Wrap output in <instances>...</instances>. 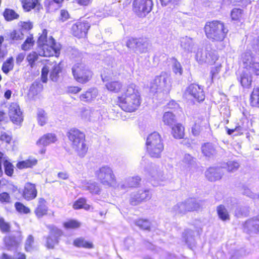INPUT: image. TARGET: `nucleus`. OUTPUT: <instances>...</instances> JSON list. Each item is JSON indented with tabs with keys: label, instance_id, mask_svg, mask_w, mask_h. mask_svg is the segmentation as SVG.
<instances>
[{
	"label": "nucleus",
	"instance_id": "obj_1",
	"mask_svg": "<svg viewBox=\"0 0 259 259\" xmlns=\"http://www.w3.org/2000/svg\"><path fill=\"white\" fill-rule=\"evenodd\" d=\"M142 101L138 87L132 83L125 86L117 97L116 105L126 113H133L139 109Z\"/></svg>",
	"mask_w": 259,
	"mask_h": 259
},
{
	"label": "nucleus",
	"instance_id": "obj_2",
	"mask_svg": "<svg viewBox=\"0 0 259 259\" xmlns=\"http://www.w3.org/2000/svg\"><path fill=\"white\" fill-rule=\"evenodd\" d=\"M48 30L44 29L41 33L39 34L37 40V47L42 51L41 56L58 57L60 54L61 47L56 43L53 36H51L48 38Z\"/></svg>",
	"mask_w": 259,
	"mask_h": 259
},
{
	"label": "nucleus",
	"instance_id": "obj_3",
	"mask_svg": "<svg viewBox=\"0 0 259 259\" xmlns=\"http://www.w3.org/2000/svg\"><path fill=\"white\" fill-rule=\"evenodd\" d=\"M204 32L207 39L212 42H222L227 36L228 30L224 22L213 20L205 23Z\"/></svg>",
	"mask_w": 259,
	"mask_h": 259
},
{
	"label": "nucleus",
	"instance_id": "obj_4",
	"mask_svg": "<svg viewBox=\"0 0 259 259\" xmlns=\"http://www.w3.org/2000/svg\"><path fill=\"white\" fill-rule=\"evenodd\" d=\"M66 136L77 155L80 157H84L89 149L84 132L76 127H72L67 131Z\"/></svg>",
	"mask_w": 259,
	"mask_h": 259
},
{
	"label": "nucleus",
	"instance_id": "obj_5",
	"mask_svg": "<svg viewBox=\"0 0 259 259\" xmlns=\"http://www.w3.org/2000/svg\"><path fill=\"white\" fill-rule=\"evenodd\" d=\"M146 152L152 158L160 157L164 150V144L160 135L156 132L150 134L146 142Z\"/></svg>",
	"mask_w": 259,
	"mask_h": 259
},
{
	"label": "nucleus",
	"instance_id": "obj_6",
	"mask_svg": "<svg viewBox=\"0 0 259 259\" xmlns=\"http://www.w3.org/2000/svg\"><path fill=\"white\" fill-rule=\"evenodd\" d=\"M74 79L81 84H85L93 78L92 71L82 62L75 64L72 68Z\"/></svg>",
	"mask_w": 259,
	"mask_h": 259
},
{
	"label": "nucleus",
	"instance_id": "obj_7",
	"mask_svg": "<svg viewBox=\"0 0 259 259\" xmlns=\"http://www.w3.org/2000/svg\"><path fill=\"white\" fill-rule=\"evenodd\" d=\"M97 180L103 186L110 187L116 184V177L112 169L108 166H103L95 172Z\"/></svg>",
	"mask_w": 259,
	"mask_h": 259
},
{
	"label": "nucleus",
	"instance_id": "obj_8",
	"mask_svg": "<svg viewBox=\"0 0 259 259\" xmlns=\"http://www.w3.org/2000/svg\"><path fill=\"white\" fill-rule=\"evenodd\" d=\"M153 3L152 0H134L133 10L139 17H145L152 10Z\"/></svg>",
	"mask_w": 259,
	"mask_h": 259
},
{
	"label": "nucleus",
	"instance_id": "obj_9",
	"mask_svg": "<svg viewBox=\"0 0 259 259\" xmlns=\"http://www.w3.org/2000/svg\"><path fill=\"white\" fill-rule=\"evenodd\" d=\"M200 208L198 202L192 198L177 203L175 206V210L180 214H186L189 212L197 210Z\"/></svg>",
	"mask_w": 259,
	"mask_h": 259
},
{
	"label": "nucleus",
	"instance_id": "obj_10",
	"mask_svg": "<svg viewBox=\"0 0 259 259\" xmlns=\"http://www.w3.org/2000/svg\"><path fill=\"white\" fill-rule=\"evenodd\" d=\"M91 25L85 20H79L73 24L71 28V33L74 37L80 39L85 38Z\"/></svg>",
	"mask_w": 259,
	"mask_h": 259
},
{
	"label": "nucleus",
	"instance_id": "obj_11",
	"mask_svg": "<svg viewBox=\"0 0 259 259\" xmlns=\"http://www.w3.org/2000/svg\"><path fill=\"white\" fill-rule=\"evenodd\" d=\"M50 234L46 238V247L49 249L55 248L56 245L58 244L60 237L62 236L63 232L60 229L55 227L50 228Z\"/></svg>",
	"mask_w": 259,
	"mask_h": 259
},
{
	"label": "nucleus",
	"instance_id": "obj_12",
	"mask_svg": "<svg viewBox=\"0 0 259 259\" xmlns=\"http://www.w3.org/2000/svg\"><path fill=\"white\" fill-rule=\"evenodd\" d=\"M37 194L36 185L30 182L26 183L20 192L22 198L27 201L35 199L37 197Z\"/></svg>",
	"mask_w": 259,
	"mask_h": 259
},
{
	"label": "nucleus",
	"instance_id": "obj_13",
	"mask_svg": "<svg viewBox=\"0 0 259 259\" xmlns=\"http://www.w3.org/2000/svg\"><path fill=\"white\" fill-rule=\"evenodd\" d=\"M151 198V194L149 190L141 189L131 195L130 199V203L131 205L136 206L150 200Z\"/></svg>",
	"mask_w": 259,
	"mask_h": 259
},
{
	"label": "nucleus",
	"instance_id": "obj_14",
	"mask_svg": "<svg viewBox=\"0 0 259 259\" xmlns=\"http://www.w3.org/2000/svg\"><path fill=\"white\" fill-rule=\"evenodd\" d=\"M9 116L11 121L15 124L20 125L23 120L20 107L16 103H12L10 105Z\"/></svg>",
	"mask_w": 259,
	"mask_h": 259
},
{
	"label": "nucleus",
	"instance_id": "obj_15",
	"mask_svg": "<svg viewBox=\"0 0 259 259\" xmlns=\"http://www.w3.org/2000/svg\"><path fill=\"white\" fill-rule=\"evenodd\" d=\"M242 228L243 232L248 234L251 232L259 233V215L245 221L242 224Z\"/></svg>",
	"mask_w": 259,
	"mask_h": 259
},
{
	"label": "nucleus",
	"instance_id": "obj_16",
	"mask_svg": "<svg viewBox=\"0 0 259 259\" xmlns=\"http://www.w3.org/2000/svg\"><path fill=\"white\" fill-rule=\"evenodd\" d=\"M186 92L199 102L203 101L205 99L203 89L197 84H190L187 88Z\"/></svg>",
	"mask_w": 259,
	"mask_h": 259
},
{
	"label": "nucleus",
	"instance_id": "obj_17",
	"mask_svg": "<svg viewBox=\"0 0 259 259\" xmlns=\"http://www.w3.org/2000/svg\"><path fill=\"white\" fill-rule=\"evenodd\" d=\"M223 173L220 167L210 166L205 172V177L210 182H216L220 180Z\"/></svg>",
	"mask_w": 259,
	"mask_h": 259
},
{
	"label": "nucleus",
	"instance_id": "obj_18",
	"mask_svg": "<svg viewBox=\"0 0 259 259\" xmlns=\"http://www.w3.org/2000/svg\"><path fill=\"white\" fill-rule=\"evenodd\" d=\"M168 77L165 72H162L159 75L156 76L151 83V88L154 90H158L167 87Z\"/></svg>",
	"mask_w": 259,
	"mask_h": 259
},
{
	"label": "nucleus",
	"instance_id": "obj_19",
	"mask_svg": "<svg viewBox=\"0 0 259 259\" xmlns=\"http://www.w3.org/2000/svg\"><path fill=\"white\" fill-rule=\"evenodd\" d=\"M48 210L46 200L43 197H39L37 199V206L34 210L35 216L37 218H41L48 214Z\"/></svg>",
	"mask_w": 259,
	"mask_h": 259
},
{
	"label": "nucleus",
	"instance_id": "obj_20",
	"mask_svg": "<svg viewBox=\"0 0 259 259\" xmlns=\"http://www.w3.org/2000/svg\"><path fill=\"white\" fill-rule=\"evenodd\" d=\"M102 79L104 82H105L106 89L109 92L117 93L123 89L122 83L118 80L109 81L107 76L102 77Z\"/></svg>",
	"mask_w": 259,
	"mask_h": 259
},
{
	"label": "nucleus",
	"instance_id": "obj_21",
	"mask_svg": "<svg viewBox=\"0 0 259 259\" xmlns=\"http://www.w3.org/2000/svg\"><path fill=\"white\" fill-rule=\"evenodd\" d=\"M3 164L4 167V172L6 175L9 177H12L14 174V166L12 163L5 157L1 160L0 168V178L3 176Z\"/></svg>",
	"mask_w": 259,
	"mask_h": 259
},
{
	"label": "nucleus",
	"instance_id": "obj_22",
	"mask_svg": "<svg viewBox=\"0 0 259 259\" xmlns=\"http://www.w3.org/2000/svg\"><path fill=\"white\" fill-rule=\"evenodd\" d=\"M97 96V90L94 88H91L81 93L78 99L81 102L89 103L94 100Z\"/></svg>",
	"mask_w": 259,
	"mask_h": 259
},
{
	"label": "nucleus",
	"instance_id": "obj_23",
	"mask_svg": "<svg viewBox=\"0 0 259 259\" xmlns=\"http://www.w3.org/2000/svg\"><path fill=\"white\" fill-rule=\"evenodd\" d=\"M244 68L250 71L254 75L259 76V62L255 60L249 61L248 59H243Z\"/></svg>",
	"mask_w": 259,
	"mask_h": 259
},
{
	"label": "nucleus",
	"instance_id": "obj_24",
	"mask_svg": "<svg viewBox=\"0 0 259 259\" xmlns=\"http://www.w3.org/2000/svg\"><path fill=\"white\" fill-rule=\"evenodd\" d=\"M171 134L177 140L183 139L185 136V127L181 123H177L172 126Z\"/></svg>",
	"mask_w": 259,
	"mask_h": 259
},
{
	"label": "nucleus",
	"instance_id": "obj_25",
	"mask_svg": "<svg viewBox=\"0 0 259 259\" xmlns=\"http://www.w3.org/2000/svg\"><path fill=\"white\" fill-rule=\"evenodd\" d=\"M20 3L25 12H29L41 6L40 0H20Z\"/></svg>",
	"mask_w": 259,
	"mask_h": 259
},
{
	"label": "nucleus",
	"instance_id": "obj_26",
	"mask_svg": "<svg viewBox=\"0 0 259 259\" xmlns=\"http://www.w3.org/2000/svg\"><path fill=\"white\" fill-rule=\"evenodd\" d=\"M57 139L55 134L47 133L44 135L36 142V144L39 146H46L51 143L57 141Z\"/></svg>",
	"mask_w": 259,
	"mask_h": 259
},
{
	"label": "nucleus",
	"instance_id": "obj_27",
	"mask_svg": "<svg viewBox=\"0 0 259 259\" xmlns=\"http://www.w3.org/2000/svg\"><path fill=\"white\" fill-rule=\"evenodd\" d=\"M250 106L253 109L259 108V87H254L249 98Z\"/></svg>",
	"mask_w": 259,
	"mask_h": 259
},
{
	"label": "nucleus",
	"instance_id": "obj_28",
	"mask_svg": "<svg viewBox=\"0 0 259 259\" xmlns=\"http://www.w3.org/2000/svg\"><path fill=\"white\" fill-rule=\"evenodd\" d=\"M37 162L38 160L37 159L29 157L25 160L18 161L16 163V167L19 169L32 168L33 166L37 165Z\"/></svg>",
	"mask_w": 259,
	"mask_h": 259
},
{
	"label": "nucleus",
	"instance_id": "obj_29",
	"mask_svg": "<svg viewBox=\"0 0 259 259\" xmlns=\"http://www.w3.org/2000/svg\"><path fill=\"white\" fill-rule=\"evenodd\" d=\"M73 245L78 248L92 249L94 245L92 241L86 240L83 237H78L73 241Z\"/></svg>",
	"mask_w": 259,
	"mask_h": 259
},
{
	"label": "nucleus",
	"instance_id": "obj_30",
	"mask_svg": "<svg viewBox=\"0 0 259 259\" xmlns=\"http://www.w3.org/2000/svg\"><path fill=\"white\" fill-rule=\"evenodd\" d=\"M207 124L205 122V119L203 118H198L194 122L192 127L191 132L193 136H197L199 135L203 127Z\"/></svg>",
	"mask_w": 259,
	"mask_h": 259
},
{
	"label": "nucleus",
	"instance_id": "obj_31",
	"mask_svg": "<svg viewBox=\"0 0 259 259\" xmlns=\"http://www.w3.org/2000/svg\"><path fill=\"white\" fill-rule=\"evenodd\" d=\"M239 81L243 88L250 89L252 85V77L248 73L243 72L240 76Z\"/></svg>",
	"mask_w": 259,
	"mask_h": 259
},
{
	"label": "nucleus",
	"instance_id": "obj_32",
	"mask_svg": "<svg viewBox=\"0 0 259 259\" xmlns=\"http://www.w3.org/2000/svg\"><path fill=\"white\" fill-rule=\"evenodd\" d=\"M62 226L66 230H77L81 226V223L76 219H68L64 222Z\"/></svg>",
	"mask_w": 259,
	"mask_h": 259
},
{
	"label": "nucleus",
	"instance_id": "obj_33",
	"mask_svg": "<svg viewBox=\"0 0 259 259\" xmlns=\"http://www.w3.org/2000/svg\"><path fill=\"white\" fill-rule=\"evenodd\" d=\"M145 42L143 40H141L140 39L131 38L126 41V46L128 48L135 49H144L145 47Z\"/></svg>",
	"mask_w": 259,
	"mask_h": 259
},
{
	"label": "nucleus",
	"instance_id": "obj_34",
	"mask_svg": "<svg viewBox=\"0 0 259 259\" xmlns=\"http://www.w3.org/2000/svg\"><path fill=\"white\" fill-rule=\"evenodd\" d=\"M201 151L206 157H211L216 154V149L211 143H206L202 145Z\"/></svg>",
	"mask_w": 259,
	"mask_h": 259
},
{
	"label": "nucleus",
	"instance_id": "obj_35",
	"mask_svg": "<svg viewBox=\"0 0 259 259\" xmlns=\"http://www.w3.org/2000/svg\"><path fill=\"white\" fill-rule=\"evenodd\" d=\"M72 207L75 210L84 209L89 210L91 206L87 203V199L85 198L80 197L73 202Z\"/></svg>",
	"mask_w": 259,
	"mask_h": 259
},
{
	"label": "nucleus",
	"instance_id": "obj_36",
	"mask_svg": "<svg viewBox=\"0 0 259 259\" xmlns=\"http://www.w3.org/2000/svg\"><path fill=\"white\" fill-rule=\"evenodd\" d=\"M218 215L220 219L223 221H227L230 220V217L229 212L223 204H220L217 207Z\"/></svg>",
	"mask_w": 259,
	"mask_h": 259
},
{
	"label": "nucleus",
	"instance_id": "obj_37",
	"mask_svg": "<svg viewBox=\"0 0 259 259\" xmlns=\"http://www.w3.org/2000/svg\"><path fill=\"white\" fill-rule=\"evenodd\" d=\"M3 15L7 21H11L19 18V15L14 10L10 8H6Z\"/></svg>",
	"mask_w": 259,
	"mask_h": 259
},
{
	"label": "nucleus",
	"instance_id": "obj_38",
	"mask_svg": "<svg viewBox=\"0 0 259 259\" xmlns=\"http://www.w3.org/2000/svg\"><path fill=\"white\" fill-rule=\"evenodd\" d=\"M35 44V40L32 34H30L27 37L25 41L21 45V49L24 51L31 50Z\"/></svg>",
	"mask_w": 259,
	"mask_h": 259
},
{
	"label": "nucleus",
	"instance_id": "obj_39",
	"mask_svg": "<svg viewBox=\"0 0 259 259\" xmlns=\"http://www.w3.org/2000/svg\"><path fill=\"white\" fill-rule=\"evenodd\" d=\"M243 10L240 8H233L230 13L231 20L236 22H240L242 18Z\"/></svg>",
	"mask_w": 259,
	"mask_h": 259
},
{
	"label": "nucleus",
	"instance_id": "obj_40",
	"mask_svg": "<svg viewBox=\"0 0 259 259\" xmlns=\"http://www.w3.org/2000/svg\"><path fill=\"white\" fill-rule=\"evenodd\" d=\"M135 224L142 230L149 231L151 230V223L147 219L139 218L135 221Z\"/></svg>",
	"mask_w": 259,
	"mask_h": 259
},
{
	"label": "nucleus",
	"instance_id": "obj_41",
	"mask_svg": "<svg viewBox=\"0 0 259 259\" xmlns=\"http://www.w3.org/2000/svg\"><path fill=\"white\" fill-rule=\"evenodd\" d=\"M62 68L60 63L55 64L52 69L50 73V78L53 81H56L59 77V74L62 72Z\"/></svg>",
	"mask_w": 259,
	"mask_h": 259
},
{
	"label": "nucleus",
	"instance_id": "obj_42",
	"mask_svg": "<svg viewBox=\"0 0 259 259\" xmlns=\"http://www.w3.org/2000/svg\"><path fill=\"white\" fill-rule=\"evenodd\" d=\"M14 59L12 57H9L3 64L2 70L6 74L14 68Z\"/></svg>",
	"mask_w": 259,
	"mask_h": 259
},
{
	"label": "nucleus",
	"instance_id": "obj_43",
	"mask_svg": "<svg viewBox=\"0 0 259 259\" xmlns=\"http://www.w3.org/2000/svg\"><path fill=\"white\" fill-rule=\"evenodd\" d=\"M9 40L11 42L21 40L23 39L24 34L19 30L14 29L8 34Z\"/></svg>",
	"mask_w": 259,
	"mask_h": 259
},
{
	"label": "nucleus",
	"instance_id": "obj_44",
	"mask_svg": "<svg viewBox=\"0 0 259 259\" xmlns=\"http://www.w3.org/2000/svg\"><path fill=\"white\" fill-rule=\"evenodd\" d=\"M208 55H211L208 53V50H198L195 55L196 61L199 63L206 62L207 60Z\"/></svg>",
	"mask_w": 259,
	"mask_h": 259
},
{
	"label": "nucleus",
	"instance_id": "obj_45",
	"mask_svg": "<svg viewBox=\"0 0 259 259\" xmlns=\"http://www.w3.org/2000/svg\"><path fill=\"white\" fill-rule=\"evenodd\" d=\"M34 249V237L32 235H29L25 240L24 249L27 252H31Z\"/></svg>",
	"mask_w": 259,
	"mask_h": 259
},
{
	"label": "nucleus",
	"instance_id": "obj_46",
	"mask_svg": "<svg viewBox=\"0 0 259 259\" xmlns=\"http://www.w3.org/2000/svg\"><path fill=\"white\" fill-rule=\"evenodd\" d=\"M86 189L93 194H99L101 191V188L99 185L95 182L88 183Z\"/></svg>",
	"mask_w": 259,
	"mask_h": 259
},
{
	"label": "nucleus",
	"instance_id": "obj_47",
	"mask_svg": "<svg viewBox=\"0 0 259 259\" xmlns=\"http://www.w3.org/2000/svg\"><path fill=\"white\" fill-rule=\"evenodd\" d=\"M162 120L164 124L170 125L176 121V118L172 112L168 111L163 114Z\"/></svg>",
	"mask_w": 259,
	"mask_h": 259
},
{
	"label": "nucleus",
	"instance_id": "obj_48",
	"mask_svg": "<svg viewBox=\"0 0 259 259\" xmlns=\"http://www.w3.org/2000/svg\"><path fill=\"white\" fill-rule=\"evenodd\" d=\"M38 54L35 51H32L27 55L26 60L30 67L32 68L34 66L35 62L38 59Z\"/></svg>",
	"mask_w": 259,
	"mask_h": 259
},
{
	"label": "nucleus",
	"instance_id": "obj_49",
	"mask_svg": "<svg viewBox=\"0 0 259 259\" xmlns=\"http://www.w3.org/2000/svg\"><path fill=\"white\" fill-rule=\"evenodd\" d=\"M16 210L20 213L28 214L30 212V209L20 202H16L14 204Z\"/></svg>",
	"mask_w": 259,
	"mask_h": 259
},
{
	"label": "nucleus",
	"instance_id": "obj_50",
	"mask_svg": "<svg viewBox=\"0 0 259 259\" xmlns=\"http://www.w3.org/2000/svg\"><path fill=\"white\" fill-rule=\"evenodd\" d=\"M13 140L12 135L10 132H2L0 135V141L6 144H11Z\"/></svg>",
	"mask_w": 259,
	"mask_h": 259
},
{
	"label": "nucleus",
	"instance_id": "obj_51",
	"mask_svg": "<svg viewBox=\"0 0 259 259\" xmlns=\"http://www.w3.org/2000/svg\"><path fill=\"white\" fill-rule=\"evenodd\" d=\"M0 230L3 233H9L11 231L10 224L2 217L0 218Z\"/></svg>",
	"mask_w": 259,
	"mask_h": 259
},
{
	"label": "nucleus",
	"instance_id": "obj_52",
	"mask_svg": "<svg viewBox=\"0 0 259 259\" xmlns=\"http://www.w3.org/2000/svg\"><path fill=\"white\" fill-rule=\"evenodd\" d=\"M37 121L38 124L41 125H44L47 121V114L44 110H40L37 113Z\"/></svg>",
	"mask_w": 259,
	"mask_h": 259
},
{
	"label": "nucleus",
	"instance_id": "obj_53",
	"mask_svg": "<svg viewBox=\"0 0 259 259\" xmlns=\"http://www.w3.org/2000/svg\"><path fill=\"white\" fill-rule=\"evenodd\" d=\"M226 168L228 172H234L239 167V164L235 161H229L226 163Z\"/></svg>",
	"mask_w": 259,
	"mask_h": 259
},
{
	"label": "nucleus",
	"instance_id": "obj_54",
	"mask_svg": "<svg viewBox=\"0 0 259 259\" xmlns=\"http://www.w3.org/2000/svg\"><path fill=\"white\" fill-rule=\"evenodd\" d=\"M82 90L81 87L79 85H69L66 88V93L69 95H77Z\"/></svg>",
	"mask_w": 259,
	"mask_h": 259
},
{
	"label": "nucleus",
	"instance_id": "obj_55",
	"mask_svg": "<svg viewBox=\"0 0 259 259\" xmlns=\"http://www.w3.org/2000/svg\"><path fill=\"white\" fill-rule=\"evenodd\" d=\"M11 201V196L9 193L7 192L0 193V203L6 204L10 203Z\"/></svg>",
	"mask_w": 259,
	"mask_h": 259
},
{
	"label": "nucleus",
	"instance_id": "obj_56",
	"mask_svg": "<svg viewBox=\"0 0 259 259\" xmlns=\"http://www.w3.org/2000/svg\"><path fill=\"white\" fill-rule=\"evenodd\" d=\"M173 60H174V63L172 66V69L174 73L175 74L182 75L183 73V69L180 63L176 59L173 58Z\"/></svg>",
	"mask_w": 259,
	"mask_h": 259
},
{
	"label": "nucleus",
	"instance_id": "obj_57",
	"mask_svg": "<svg viewBox=\"0 0 259 259\" xmlns=\"http://www.w3.org/2000/svg\"><path fill=\"white\" fill-rule=\"evenodd\" d=\"M49 68L47 66H44L41 71V80L43 83H46L48 81Z\"/></svg>",
	"mask_w": 259,
	"mask_h": 259
},
{
	"label": "nucleus",
	"instance_id": "obj_58",
	"mask_svg": "<svg viewBox=\"0 0 259 259\" xmlns=\"http://www.w3.org/2000/svg\"><path fill=\"white\" fill-rule=\"evenodd\" d=\"M70 15L66 10L62 9L60 11V15L59 20L61 22H65L70 18Z\"/></svg>",
	"mask_w": 259,
	"mask_h": 259
},
{
	"label": "nucleus",
	"instance_id": "obj_59",
	"mask_svg": "<svg viewBox=\"0 0 259 259\" xmlns=\"http://www.w3.org/2000/svg\"><path fill=\"white\" fill-rule=\"evenodd\" d=\"M209 54H211L212 55H208L207 60L206 62L209 63L210 65H213L215 63V61L218 59V57L215 54L214 52L211 51H208Z\"/></svg>",
	"mask_w": 259,
	"mask_h": 259
},
{
	"label": "nucleus",
	"instance_id": "obj_60",
	"mask_svg": "<svg viewBox=\"0 0 259 259\" xmlns=\"http://www.w3.org/2000/svg\"><path fill=\"white\" fill-rule=\"evenodd\" d=\"M183 162L187 165H192L194 163V158L190 154H185L183 159Z\"/></svg>",
	"mask_w": 259,
	"mask_h": 259
},
{
	"label": "nucleus",
	"instance_id": "obj_61",
	"mask_svg": "<svg viewBox=\"0 0 259 259\" xmlns=\"http://www.w3.org/2000/svg\"><path fill=\"white\" fill-rule=\"evenodd\" d=\"M238 123L245 131H247L249 128L248 125L249 120L246 118H242Z\"/></svg>",
	"mask_w": 259,
	"mask_h": 259
},
{
	"label": "nucleus",
	"instance_id": "obj_62",
	"mask_svg": "<svg viewBox=\"0 0 259 259\" xmlns=\"http://www.w3.org/2000/svg\"><path fill=\"white\" fill-rule=\"evenodd\" d=\"M4 40V37L0 36V59L4 58L7 54V51L2 48V43Z\"/></svg>",
	"mask_w": 259,
	"mask_h": 259
},
{
	"label": "nucleus",
	"instance_id": "obj_63",
	"mask_svg": "<svg viewBox=\"0 0 259 259\" xmlns=\"http://www.w3.org/2000/svg\"><path fill=\"white\" fill-rule=\"evenodd\" d=\"M21 27L22 29L29 31L33 28L32 23L29 21L21 22Z\"/></svg>",
	"mask_w": 259,
	"mask_h": 259
},
{
	"label": "nucleus",
	"instance_id": "obj_64",
	"mask_svg": "<svg viewBox=\"0 0 259 259\" xmlns=\"http://www.w3.org/2000/svg\"><path fill=\"white\" fill-rule=\"evenodd\" d=\"M221 67V65H219L215 66L211 69L210 74H211V78L212 79H213V78L215 76V75L216 74H217L219 73V72L220 71Z\"/></svg>",
	"mask_w": 259,
	"mask_h": 259
}]
</instances>
